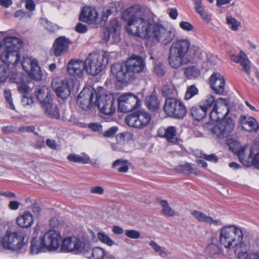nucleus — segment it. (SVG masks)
<instances>
[{
  "label": "nucleus",
  "instance_id": "1",
  "mask_svg": "<svg viewBox=\"0 0 259 259\" xmlns=\"http://www.w3.org/2000/svg\"><path fill=\"white\" fill-rule=\"evenodd\" d=\"M122 18L126 23L125 29L128 34L142 38L155 40L162 45L170 44L176 36L173 29H166L156 22L153 14L139 5L124 10Z\"/></svg>",
  "mask_w": 259,
  "mask_h": 259
},
{
  "label": "nucleus",
  "instance_id": "2",
  "mask_svg": "<svg viewBox=\"0 0 259 259\" xmlns=\"http://www.w3.org/2000/svg\"><path fill=\"white\" fill-rule=\"evenodd\" d=\"M202 52L197 45H191L188 38L178 39L172 42L169 50L168 63L173 68L189 63L197 64L202 60Z\"/></svg>",
  "mask_w": 259,
  "mask_h": 259
},
{
  "label": "nucleus",
  "instance_id": "3",
  "mask_svg": "<svg viewBox=\"0 0 259 259\" xmlns=\"http://www.w3.org/2000/svg\"><path fill=\"white\" fill-rule=\"evenodd\" d=\"M146 70L145 60L141 57L136 55L128 58L125 64L116 63L111 67L112 73L118 81L122 83L133 81Z\"/></svg>",
  "mask_w": 259,
  "mask_h": 259
},
{
  "label": "nucleus",
  "instance_id": "4",
  "mask_svg": "<svg viewBox=\"0 0 259 259\" xmlns=\"http://www.w3.org/2000/svg\"><path fill=\"white\" fill-rule=\"evenodd\" d=\"M243 233L241 228L233 225H226L219 230V242L226 249L238 250V247H242Z\"/></svg>",
  "mask_w": 259,
  "mask_h": 259
},
{
  "label": "nucleus",
  "instance_id": "5",
  "mask_svg": "<svg viewBox=\"0 0 259 259\" xmlns=\"http://www.w3.org/2000/svg\"><path fill=\"white\" fill-rule=\"evenodd\" d=\"M22 44L19 39L14 37L5 38L1 46V59L8 66L16 65L20 59L19 50Z\"/></svg>",
  "mask_w": 259,
  "mask_h": 259
},
{
  "label": "nucleus",
  "instance_id": "6",
  "mask_svg": "<svg viewBox=\"0 0 259 259\" xmlns=\"http://www.w3.org/2000/svg\"><path fill=\"white\" fill-rule=\"evenodd\" d=\"M28 238L21 231L11 232L7 231L2 238L3 247L14 251L24 249L27 246Z\"/></svg>",
  "mask_w": 259,
  "mask_h": 259
},
{
  "label": "nucleus",
  "instance_id": "7",
  "mask_svg": "<svg viewBox=\"0 0 259 259\" xmlns=\"http://www.w3.org/2000/svg\"><path fill=\"white\" fill-rule=\"evenodd\" d=\"M109 60L108 53L93 52L90 53L84 62L86 72L92 76H96L103 69L104 66L107 64Z\"/></svg>",
  "mask_w": 259,
  "mask_h": 259
},
{
  "label": "nucleus",
  "instance_id": "8",
  "mask_svg": "<svg viewBox=\"0 0 259 259\" xmlns=\"http://www.w3.org/2000/svg\"><path fill=\"white\" fill-rule=\"evenodd\" d=\"M61 249L65 252H73L75 253H86L91 249L89 240L79 239L76 237H68L62 242Z\"/></svg>",
  "mask_w": 259,
  "mask_h": 259
},
{
  "label": "nucleus",
  "instance_id": "9",
  "mask_svg": "<svg viewBox=\"0 0 259 259\" xmlns=\"http://www.w3.org/2000/svg\"><path fill=\"white\" fill-rule=\"evenodd\" d=\"M163 111L167 116L176 119H182L187 114V109L183 103L173 97L165 99Z\"/></svg>",
  "mask_w": 259,
  "mask_h": 259
},
{
  "label": "nucleus",
  "instance_id": "10",
  "mask_svg": "<svg viewBox=\"0 0 259 259\" xmlns=\"http://www.w3.org/2000/svg\"><path fill=\"white\" fill-rule=\"evenodd\" d=\"M96 106L100 111L106 115H112L115 112L116 105L113 96L112 95L96 94Z\"/></svg>",
  "mask_w": 259,
  "mask_h": 259
},
{
  "label": "nucleus",
  "instance_id": "11",
  "mask_svg": "<svg viewBox=\"0 0 259 259\" xmlns=\"http://www.w3.org/2000/svg\"><path fill=\"white\" fill-rule=\"evenodd\" d=\"M98 94L91 87L84 88L77 99L78 106L84 110H88L96 106V94Z\"/></svg>",
  "mask_w": 259,
  "mask_h": 259
},
{
  "label": "nucleus",
  "instance_id": "12",
  "mask_svg": "<svg viewBox=\"0 0 259 259\" xmlns=\"http://www.w3.org/2000/svg\"><path fill=\"white\" fill-rule=\"evenodd\" d=\"M211 125L206 123L205 127L207 128L212 134L218 137L224 138L227 136L234 130V123L232 118H226L221 120L216 125L211 127Z\"/></svg>",
  "mask_w": 259,
  "mask_h": 259
},
{
  "label": "nucleus",
  "instance_id": "13",
  "mask_svg": "<svg viewBox=\"0 0 259 259\" xmlns=\"http://www.w3.org/2000/svg\"><path fill=\"white\" fill-rule=\"evenodd\" d=\"M118 110L122 112H129L138 108L141 101L138 97L131 93L124 94L118 99Z\"/></svg>",
  "mask_w": 259,
  "mask_h": 259
},
{
  "label": "nucleus",
  "instance_id": "14",
  "mask_svg": "<svg viewBox=\"0 0 259 259\" xmlns=\"http://www.w3.org/2000/svg\"><path fill=\"white\" fill-rule=\"evenodd\" d=\"M21 65L31 78L36 80L41 79L42 73L36 60L30 57H24L21 61Z\"/></svg>",
  "mask_w": 259,
  "mask_h": 259
},
{
  "label": "nucleus",
  "instance_id": "15",
  "mask_svg": "<svg viewBox=\"0 0 259 259\" xmlns=\"http://www.w3.org/2000/svg\"><path fill=\"white\" fill-rule=\"evenodd\" d=\"M151 119V115L145 111H139L136 115L126 118L127 124L132 127L142 128L147 126Z\"/></svg>",
  "mask_w": 259,
  "mask_h": 259
},
{
  "label": "nucleus",
  "instance_id": "16",
  "mask_svg": "<svg viewBox=\"0 0 259 259\" xmlns=\"http://www.w3.org/2000/svg\"><path fill=\"white\" fill-rule=\"evenodd\" d=\"M41 239L46 249L55 250L59 246L61 237L59 233L54 230H51L46 232Z\"/></svg>",
  "mask_w": 259,
  "mask_h": 259
},
{
  "label": "nucleus",
  "instance_id": "17",
  "mask_svg": "<svg viewBox=\"0 0 259 259\" xmlns=\"http://www.w3.org/2000/svg\"><path fill=\"white\" fill-rule=\"evenodd\" d=\"M51 86L57 96L61 99L67 98L70 94V90L67 79L62 80L59 78H54L52 80Z\"/></svg>",
  "mask_w": 259,
  "mask_h": 259
},
{
  "label": "nucleus",
  "instance_id": "18",
  "mask_svg": "<svg viewBox=\"0 0 259 259\" xmlns=\"http://www.w3.org/2000/svg\"><path fill=\"white\" fill-rule=\"evenodd\" d=\"M239 122L241 124L242 129L249 132L258 131V124L256 119L246 115H241L239 119Z\"/></svg>",
  "mask_w": 259,
  "mask_h": 259
},
{
  "label": "nucleus",
  "instance_id": "19",
  "mask_svg": "<svg viewBox=\"0 0 259 259\" xmlns=\"http://www.w3.org/2000/svg\"><path fill=\"white\" fill-rule=\"evenodd\" d=\"M85 65L83 61L80 60H71L67 65V71L72 76L80 77L85 71Z\"/></svg>",
  "mask_w": 259,
  "mask_h": 259
},
{
  "label": "nucleus",
  "instance_id": "20",
  "mask_svg": "<svg viewBox=\"0 0 259 259\" xmlns=\"http://www.w3.org/2000/svg\"><path fill=\"white\" fill-rule=\"evenodd\" d=\"M209 80L211 88L216 94H222L224 92L225 80L223 75L219 73H213Z\"/></svg>",
  "mask_w": 259,
  "mask_h": 259
},
{
  "label": "nucleus",
  "instance_id": "21",
  "mask_svg": "<svg viewBox=\"0 0 259 259\" xmlns=\"http://www.w3.org/2000/svg\"><path fill=\"white\" fill-rule=\"evenodd\" d=\"M71 44L68 38L60 36L56 39L53 45V52L56 56H60L66 52L69 44Z\"/></svg>",
  "mask_w": 259,
  "mask_h": 259
},
{
  "label": "nucleus",
  "instance_id": "22",
  "mask_svg": "<svg viewBox=\"0 0 259 259\" xmlns=\"http://www.w3.org/2000/svg\"><path fill=\"white\" fill-rule=\"evenodd\" d=\"M98 18V14L95 9L85 7L83 8L79 16V20L88 24L96 22Z\"/></svg>",
  "mask_w": 259,
  "mask_h": 259
},
{
  "label": "nucleus",
  "instance_id": "23",
  "mask_svg": "<svg viewBox=\"0 0 259 259\" xmlns=\"http://www.w3.org/2000/svg\"><path fill=\"white\" fill-rule=\"evenodd\" d=\"M35 95L41 105H43L53 100L50 89L45 86L38 85L35 88Z\"/></svg>",
  "mask_w": 259,
  "mask_h": 259
},
{
  "label": "nucleus",
  "instance_id": "24",
  "mask_svg": "<svg viewBox=\"0 0 259 259\" xmlns=\"http://www.w3.org/2000/svg\"><path fill=\"white\" fill-rule=\"evenodd\" d=\"M230 59L235 62L239 63L241 65L242 69L245 73L249 75L250 73V66L249 61L246 55L242 51H241L238 56L234 54L230 55Z\"/></svg>",
  "mask_w": 259,
  "mask_h": 259
},
{
  "label": "nucleus",
  "instance_id": "25",
  "mask_svg": "<svg viewBox=\"0 0 259 259\" xmlns=\"http://www.w3.org/2000/svg\"><path fill=\"white\" fill-rule=\"evenodd\" d=\"M41 108L48 117L55 119L60 117L58 106L53 102V100L41 105Z\"/></svg>",
  "mask_w": 259,
  "mask_h": 259
},
{
  "label": "nucleus",
  "instance_id": "26",
  "mask_svg": "<svg viewBox=\"0 0 259 259\" xmlns=\"http://www.w3.org/2000/svg\"><path fill=\"white\" fill-rule=\"evenodd\" d=\"M191 214L199 222L205 223L208 225L213 224L214 226L221 225V222L220 220H214L201 211L194 210L191 212Z\"/></svg>",
  "mask_w": 259,
  "mask_h": 259
},
{
  "label": "nucleus",
  "instance_id": "27",
  "mask_svg": "<svg viewBox=\"0 0 259 259\" xmlns=\"http://www.w3.org/2000/svg\"><path fill=\"white\" fill-rule=\"evenodd\" d=\"M227 145L229 149L235 153L240 159H243L244 152L247 147V145L241 146L240 143L237 140L230 139L227 141Z\"/></svg>",
  "mask_w": 259,
  "mask_h": 259
},
{
  "label": "nucleus",
  "instance_id": "28",
  "mask_svg": "<svg viewBox=\"0 0 259 259\" xmlns=\"http://www.w3.org/2000/svg\"><path fill=\"white\" fill-rule=\"evenodd\" d=\"M67 159L71 162L80 163L83 164L90 163L93 165L95 164V163L91 162L90 156L85 153H82L80 155L71 153L67 156Z\"/></svg>",
  "mask_w": 259,
  "mask_h": 259
},
{
  "label": "nucleus",
  "instance_id": "29",
  "mask_svg": "<svg viewBox=\"0 0 259 259\" xmlns=\"http://www.w3.org/2000/svg\"><path fill=\"white\" fill-rule=\"evenodd\" d=\"M33 222L32 215L28 211H25L22 214L18 217L17 219L18 225L22 228L30 227L33 224Z\"/></svg>",
  "mask_w": 259,
  "mask_h": 259
},
{
  "label": "nucleus",
  "instance_id": "30",
  "mask_svg": "<svg viewBox=\"0 0 259 259\" xmlns=\"http://www.w3.org/2000/svg\"><path fill=\"white\" fill-rule=\"evenodd\" d=\"M119 8V4L117 3H112L107 5L103 9L101 19L106 22L108 17L112 14H116Z\"/></svg>",
  "mask_w": 259,
  "mask_h": 259
},
{
  "label": "nucleus",
  "instance_id": "31",
  "mask_svg": "<svg viewBox=\"0 0 259 259\" xmlns=\"http://www.w3.org/2000/svg\"><path fill=\"white\" fill-rule=\"evenodd\" d=\"M104 39L107 42L110 41L112 43H117L120 41L119 32L117 28L112 27L104 32Z\"/></svg>",
  "mask_w": 259,
  "mask_h": 259
},
{
  "label": "nucleus",
  "instance_id": "32",
  "mask_svg": "<svg viewBox=\"0 0 259 259\" xmlns=\"http://www.w3.org/2000/svg\"><path fill=\"white\" fill-rule=\"evenodd\" d=\"M46 249L44 245L41 238L37 239L34 237L31 241L30 252L31 254H37Z\"/></svg>",
  "mask_w": 259,
  "mask_h": 259
},
{
  "label": "nucleus",
  "instance_id": "33",
  "mask_svg": "<svg viewBox=\"0 0 259 259\" xmlns=\"http://www.w3.org/2000/svg\"><path fill=\"white\" fill-rule=\"evenodd\" d=\"M206 107H203L201 105L193 106L191 109V114L193 118L198 121L203 119L206 114Z\"/></svg>",
  "mask_w": 259,
  "mask_h": 259
},
{
  "label": "nucleus",
  "instance_id": "34",
  "mask_svg": "<svg viewBox=\"0 0 259 259\" xmlns=\"http://www.w3.org/2000/svg\"><path fill=\"white\" fill-rule=\"evenodd\" d=\"M248 159L256 168L259 169V145L255 144L251 147Z\"/></svg>",
  "mask_w": 259,
  "mask_h": 259
},
{
  "label": "nucleus",
  "instance_id": "35",
  "mask_svg": "<svg viewBox=\"0 0 259 259\" xmlns=\"http://www.w3.org/2000/svg\"><path fill=\"white\" fill-rule=\"evenodd\" d=\"M184 74L188 79H195L200 75V70L197 65H190L184 69Z\"/></svg>",
  "mask_w": 259,
  "mask_h": 259
},
{
  "label": "nucleus",
  "instance_id": "36",
  "mask_svg": "<svg viewBox=\"0 0 259 259\" xmlns=\"http://www.w3.org/2000/svg\"><path fill=\"white\" fill-rule=\"evenodd\" d=\"M145 103L147 108L152 111H156L159 108L160 101L154 95L146 97Z\"/></svg>",
  "mask_w": 259,
  "mask_h": 259
},
{
  "label": "nucleus",
  "instance_id": "37",
  "mask_svg": "<svg viewBox=\"0 0 259 259\" xmlns=\"http://www.w3.org/2000/svg\"><path fill=\"white\" fill-rule=\"evenodd\" d=\"M163 137L166 139L168 142L176 143L177 142L176 128L173 126L168 127L165 130V133Z\"/></svg>",
  "mask_w": 259,
  "mask_h": 259
},
{
  "label": "nucleus",
  "instance_id": "38",
  "mask_svg": "<svg viewBox=\"0 0 259 259\" xmlns=\"http://www.w3.org/2000/svg\"><path fill=\"white\" fill-rule=\"evenodd\" d=\"M129 162L127 160H123L121 159L115 160L112 164L113 167L116 166H119L118 171L120 172H126L128 169Z\"/></svg>",
  "mask_w": 259,
  "mask_h": 259
},
{
  "label": "nucleus",
  "instance_id": "39",
  "mask_svg": "<svg viewBox=\"0 0 259 259\" xmlns=\"http://www.w3.org/2000/svg\"><path fill=\"white\" fill-rule=\"evenodd\" d=\"M235 253L238 259H259V255L254 252L247 253L245 251L236 250Z\"/></svg>",
  "mask_w": 259,
  "mask_h": 259
},
{
  "label": "nucleus",
  "instance_id": "40",
  "mask_svg": "<svg viewBox=\"0 0 259 259\" xmlns=\"http://www.w3.org/2000/svg\"><path fill=\"white\" fill-rule=\"evenodd\" d=\"M162 206L161 213L167 217H172L175 215V211L169 206L167 201L162 200L160 201Z\"/></svg>",
  "mask_w": 259,
  "mask_h": 259
},
{
  "label": "nucleus",
  "instance_id": "41",
  "mask_svg": "<svg viewBox=\"0 0 259 259\" xmlns=\"http://www.w3.org/2000/svg\"><path fill=\"white\" fill-rule=\"evenodd\" d=\"M229 113V109L225 105L217 106V113L219 117V120L226 119V118H231L227 117Z\"/></svg>",
  "mask_w": 259,
  "mask_h": 259
},
{
  "label": "nucleus",
  "instance_id": "42",
  "mask_svg": "<svg viewBox=\"0 0 259 259\" xmlns=\"http://www.w3.org/2000/svg\"><path fill=\"white\" fill-rule=\"evenodd\" d=\"M226 22L233 31H237L241 26V23L231 16H227Z\"/></svg>",
  "mask_w": 259,
  "mask_h": 259
},
{
  "label": "nucleus",
  "instance_id": "43",
  "mask_svg": "<svg viewBox=\"0 0 259 259\" xmlns=\"http://www.w3.org/2000/svg\"><path fill=\"white\" fill-rule=\"evenodd\" d=\"M154 72L159 77L163 76L166 72L165 67L162 63L156 61L154 64Z\"/></svg>",
  "mask_w": 259,
  "mask_h": 259
},
{
  "label": "nucleus",
  "instance_id": "44",
  "mask_svg": "<svg viewBox=\"0 0 259 259\" xmlns=\"http://www.w3.org/2000/svg\"><path fill=\"white\" fill-rule=\"evenodd\" d=\"M198 92V89L196 88L195 85L193 84L188 86L185 93V99L188 100L191 99L194 96L197 95Z\"/></svg>",
  "mask_w": 259,
  "mask_h": 259
},
{
  "label": "nucleus",
  "instance_id": "45",
  "mask_svg": "<svg viewBox=\"0 0 259 259\" xmlns=\"http://www.w3.org/2000/svg\"><path fill=\"white\" fill-rule=\"evenodd\" d=\"M150 245L153 248L155 251L159 254L162 257H165L167 255L164 247H161L155 242L151 241L149 243Z\"/></svg>",
  "mask_w": 259,
  "mask_h": 259
},
{
  "label": "nucleus",
  "instance_id": "46",
  "mask_svg": "<svg viewBox=\"0 0 259 259\" xmlns=\"http://www.w3.org/2000/svg\"><path fill=\"white\" fill-rule=\"evenodd\" d=\"M194 5L196 12L198 13L203 19H207L208 16L202 6L201 2L199 0H197L195 2Z\"/></svg>",
  "mask_w": 259,
  "mask_h": 259
},
{
  "label": "nucleus",
  "instance_id": "47",
  "mask_svg": "<svg viewBox=\"0 0 259 259\" xmlns=\"http://www.w3.org/2000/svg\"><path fill=\"white\" fill-rule=\"evenodd\" d=\"M98 238L102 243L111 246L114 244V241L106 234L103 232L98 233Z\"/></svg>",
  "mask_w": 259,
  "mask_h": 259
},
{
  "label": "nucleus",
  "instance_id": "48",
  "mask_svg": "<svg viewBox=\"0 0 259 259\" xmlns=\"http://www.w3.org/2000/svg\"><path fill=\"white\" fill-rule=\"evenodd\" d=\"M92 255L94 259H102L105 255V252L100 247H95L92 250Z\"/></svg>",
  "mask_w": 259,
  "mask_h": 259
},
{
  "label": "nucleus",
  "instance_id": "49",
  "mask_svg": "<svg viewBox=\"0 0 259 259\" xmlns=\"http://www.w3.org/2000/svg\"><path fill=\"white\" fill-rule=\"evenodd\" d=\"M176 92L175 88L172 85H165L162 87L161 94L164 96H170L173 95Z\"/></svg>",
  "mask_w": 259,
  "mask_h": 259
},
{
  "label": "nucleus",
  "instance_id": "50",
  "mask_svg": "<svg viewBox=\"0 0 259 259\" xmlns=\"http://www.w3.org/2000/svg\"><path fill=\"white\" fill-rule=\"evenodd\" d=\"M4 96H5V98L6 101L9 103V104L10 106V108L12 110H15V106L13 102V99L12 97L11 90H9V89L5 90V91L4 92Z\"/></svg>",
  "mask_w": 259,
  "mask_h": 259
},
{
  "label": "nucleus",
  "instance_id": "51",
  "mask_svg": "<svg viewBox=\"0 0 259 259\" xmlns=\"http://www.w3.org/2000/svg\"><path fill=\"white\" fill-rule=\"evenodd\" d=\"M17 88L19 92L24 95H29V93L30 91L29 87L25 83L18 84Z\"/></svg>",
  "mask_w": 259,
  "mask_h": 259
},
{
  "label": "nucleus",
  "instance_id": "52",
  "mask_svg": "<svg viewBox=\"0 0 259 259\" xmlns=\"http://www.w3.org/2000/svg\"><path fill=\"white\" fill-rule=\"evenodd\" d=\"M179 169L181 172L188 175L191 173L194 168L191 164L186 163L185 164L180 165Z\"/></svg>",
  "mask_w": 259,
  "mask_h": 259
},
{
  "label": "nucleus",
  "instance_id": "53",
  "mask_svg": "<svg viewBox=\"0 0 259 259\" xmlns=\"http://www.w3.org/2000/svg\"><path fill=\"white\" fill-rule=\"evenodd\" d=\"M8 74L6 67L0 65V83H4L7 79Z\"/></svg>",
  "mask_w": 259,
  "mask_h": 259
},
{
  "label": "nucleus",
  "instance_id": "54",
  "mask_svg": "<svg viewBox=\"0 0 259 259\" xmlns=\"http://www.w3.org/2000/svg\"><path fill=\"white\" fill-rule=\"evenodd\" d=\"M125 234L127 237L132 239H138L140 237V232L134 230H126Z\"/></svg>",
  "mask_w": 259,
  "mask_h": 259
},
{
  "label": "nucleus",
  "instance_id": "55",
  "mask_svg": "<svg viewBox=\"0 0 259 259\" xmlns=\"http://www.w3.org/2000/svg\"><path fill=\"white\" fill-rule=\"evenodd\" d=\"M88 127L95 132L101 133L103 131L102 126L99 123H91L89 124Z\"/></svg>",
  "mask_w": 259,
  "mask_h": 259
},
{
  "label": "nucleus",
  "instance_id": "56",
  "mask_svg": "<svg viewBox=\"0 0 259 259\" xmlns=\"http://www.w3.org/2000/svg\"><path fill=\"white\" fill-rule=\"evenodd\" d=\"M41 23L51 32H54L56 29V26L52 25L46 19H42Z\"/></svg>",
  "mask_w": 259,
  "mask_h": 259
},
{
  "label": "nucleus",
  "instance_id": "57",
  "mask_svg": "<svg viewBox=\"0 0 259 259\" xmlns=\"http://www.w3.org/2000/svg\"><path fill=\"white\" fill-rule=\"evenodd\" d=\"M22 103L24 106H31L33 103V98L31 96H22Z\"/></svg>",
  "mask_w": 259,
  "mask_h": 259
},
{
  "label": "nucleus",
  "instance_id": "58",
  "mask_svg": "<svg viewBox=\"0 0 259 259\" xmlns=\"http://www.w3.org/2000/svg\"><path fill=\"white\" fill-rule=\"evenodd\" d=\"M117 131L118 128L117 127L112 126L104 133L103 136L106 138L112 137L117 132Z\"/></svg>",
  "mask_w": 259,
  "mask_h": 259
},
{
  "label": "nucleus",
  "instance_id": "59",
  "mask_svg": "<svg viewBox=\"0 0 259 259\" xmlns=\"http://www.w3.org/2000/svg\"><path fill=\"white\" fill-rule=\"evenodd\" d=\"M180 27L183 30L187 31H191L193 29V26L189 22L186 21H182L180 23Z\"/></svg>",
  "mask_w": 259,
  "mask_h": 259
},
{
  "label": "nucleus",
  "instance_id": "60",
  "mask_svg": "<svg viewBox=\"0 0 259 259\" xmlns=\"http://www.w3.org/2000/svg\"><path fill=\"white\" fill-rule=\"evenodd\" d=\"M210 119L214 121H219V117L218 116V113H217V105L216 104H214L212 111L210 113Z\"/></svg>",
  "mask_w": 259,
  "mask_h": 259
},
{
  "label": "nucleus",
  "instance_id": "61",
  "mask_svg": "<svg viewBox=\"0 0 259 259\" xmlns=\"http://www.w3.org/2000/svg\"><path fill=\"white\" fill-rule=\"evenodd\" d=\"M214 101V98L212 96H209L207 99L205 100L203 105H201L203 107H206V110L207 111L208 109L210 107Z\"/></svg>",
  "mask_w": 259,
  "mask_h": 259
},
{
  "label": "nucleus",
  "instance_id": "62",
  "mask_svg": "<svg viewBox=\"0 0 259 259\" xmlns=\"http://www.w3.org/2000/svg\"><path fill=\"white\" fill-rule=\"evenodd\" d=\"M207 250L211 254H217L220 252L219 247L218 245L213 244L209 245L207 247Z\"/></svg>",
  "mask_w": 259,
  "mask_h": 259
},
{
  "label": "nucleus",
  "instance_id": "63",
  "mask_svg": "<svg viewBox=\"0 0 259 259\" xmlns=\"http://www.w3.org/2000/svg\"><path fill=\"white\" fill-rule=\"evenodd\" d=\"M90 192L92 194L102 195L104 193V189L101 186L93 187L90 189Z\"/></svg>",
  "mask_w": 259,
  "mask_h": 259
},
{
  "label": "nucleus",
  "instance_id": "64",
  "mask_svg": "<svg viewBox=\"0 0 259 259\" xmlns=\"http://www.w3.org/2000/svg\"><path fill=\"white\" fill-rule=\"evenodd\" d=\"M202 157L204 158L206 160L213 162H217V161L218 160V157L214 154H211L210 155H207L206 154H202Z\"/></svg>",
  "mask_w": 259,
  "mask_h": 259
}]
</instances>
